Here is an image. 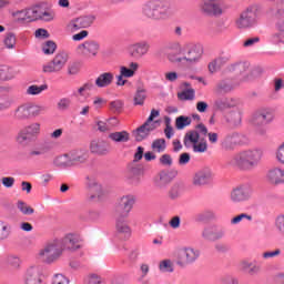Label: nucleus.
Returning a JSON list of instances; mask_svg holds the SVG:
<instances>
[{
	"label": "nucleus",
	"mask_w": 284,
	"mask_h": 284,
	"mask_svg": "<svg viewBox=\"0 0 284 284\" xmlns=\"http://www.w3.org/2000/svg\"><path fill=\"white\" fill-rule=\"evenodd\" d=\"M195 91L194 89H185L181 93H178L180 101H194Z\"/></svg>",
	"instance_id": "603ef678"
},
{
	"label": "nucleus",
	"mask_w": 284,
	"mask_h": 284,
	"mask_svg": "<svg viewBox=\"0 0 284 284\" xmlns=\"http://www.w3.org/2000/svg\"><path fill=\"white\" fill-rule=\"evenodd\" d=\"M94 21H97L95 14H92V13L83 14L75 19H72L68 23V30H70V32H78V30H85L88 28H92V26H94Z\"/></svg>",
	"instance_id": "9b49d317"
},
{
	"label": "nucleus",
	"mask_w": 284,
	"mask_h": 284,
	"mask_svg": "<svg viewBox=\"0 0 284 284\" xmlns=\"http://www.w3.org/2000/svg\"><path fill=\"white\" fill-rule=\"evenodd\" d=\"M42 50L44 54H54V51L57 50V43H54V41L49 40L42 47Z\"/></svg>",
	"instance_id": "052dcab7"
},
{
	"label": "nucleus",
	"mask_w": 284,
	"mask_h": 284,
	"mask_svg": "<svg viewBox=\"0 0 284 284\" xmlns=\"http://www.w3.org/2000/svg\"><path fill=\"white\" fill-rule=\"evenodd\" d=\"M142 14L150 21H168L172 17L170 2L165 0H149L142 6Z\"/></svg>",
	"instance_id": "f257e3e1"
},
{
	"label": "nucleus",
	"mask_w": 284,
	"mask_h": 284,
	"mask_svg": "<svg viewBox=\"0 0 284 284\" xmlns=\"http://www.w3.org/2000/svg\"><path fill=\"white\" fill-rule=\"evenodd\" d=\"M41 132V124L39 123H32L27 126H24L22 130L19 131L16 141L18 145H21L22 148H28L29 144L39 136Z\"/></svg>",
	"instance_id": "6e6552de"
},
{
	"label": "nucleus",
	"mask_w": 284,
	"mask_h": 284,
	"mask_svg": "<svg viewBox=\"0 0 284 284\" xmlns=\"http://www.w3.org/2000/svg\"><path fill=\"white\" fill-rule=\"evenodd\" d=\"M182 194H183V183L181 182L173 183L168 191V196L170 201H179Z\"/></svg>",
	"instance_id": "4c0bfd02"
},
{
	"label": "nucleus",
	"mask_w": 284,
	"mask_h": 284,
	"mask_svg": "<svg viewBox=\"0 0 284 284\" xmlns=\"http://www.w3.org/2000/svg\"><path fill=\"white\" fill-rule=\"evenodd\" d=\"M17 43V37L14 33H8L7 37L4 38V45L9 49L14 48Z\"/></svg>",
	"instance_id": "0e129e2a"
},
{
	"label": "nucleus",
	"mask_w": 284,
	"mask_h": 284,
	"mask_svg": "<svg viewBox=\"0 0 284 284\" xmlns=\"http://www.w3.org/2000/svg\"><path fill=\"white\" fill-rule=\"evenodd\" d=\"M69 156L71 160V166L74 168L77 165H83V163H88V159H90V152L88 149H75L69 152Z\"/></svg>",
	"instance_id": "bb28decb"
},
{
	"label": "nucleus",
	"mask_w": 284,
	"mask_h": 284,
	"mask_svg": "<svg viewBox=\"0 0 284 284\" xmlns=\"http://www.w3.org/2000/svg\"><path fill=\"white\" fill-rule=\"evenodd\" d=\"M173 256L179 267H187V265H194L197 258H201V251L192 246H184L178 248Z\"/></svg>",
	"instance_id": "39448f33"
},
{
	"label": "nucleus",
	"mask_w": 284,
	"mask_h": 284,
	"mask_svg": "<svg viewBox=\"0 0 284 284\" xmlns=\"http://www.w3.org/2000/svg\"><path fill=\"white\" fill-rule=\"evenodd\" d=\"M87 186L90 190L91 195L89 196V201H103V196H105V191H103V186L97 181V178L93 175L87 176Z\"/></svg>",
	"instance_id": "ddd939ff"
},
{
	"label": "nucleus",
	"mask_w": 284,
	"mask_h": 284,
	"mask_svg": "<svg viewBox=\"0 0 284 284\" xmlns=\"http://www.w3.org/2000/svg\"><path fill=\"white\" fill-rule=\"evenodd\" d=\"M152 150H154V152H158L159 154H161V152H165V148H168V145L165 144V139H156L152 142L151 144Z\"/></svg>",
	"instance_id": "3c124183"
},
{
	"label": "nucleus",
	"mask_w": 284,
	"mask_h": 284,
	"mask_svg": "<svg viewBox=\"0 0 284 284\" xmlns=\"http://www.w3.org/2000/svg\"><path fill=\"white\" fill-rule=\"evenodd\" d=\"M213 179L214 173L212 172V169L204 166L194 173L192 184L195 187H205V185H210V183H212Z\"/></svg>",
	"instance_id": "f8f14e48"
},
{
	"label": "nucleus",
	"mask_w": 284,
	"mask_h": 284,
	"mask_svg": "<svg viewBox=\"0 0 284 284\" xmlns=\"http://www.w3.org/2000/svg\"><path fill=\"white\" fill-rule=\"evenodd\" d=\"M270 185H284V169L278 166L271 169L266 174Z\"/></svg>",
	"instance_id": "c756f323"
},
{
	"label": "nucleus",
	"mask_w": 284,
	"mask_h": 284,
	"mask_svg": "<svg viewBox=\"0 0 284 284\" xmlns=\"http://www.w3.org/2000/svg\"><path fill=\"white\" fill-rule=\"evenodd\" d=\"M114 81V73L103 72L95 79L97 88H110Z\"/></svg>",
	"instance_id": "c9c22d12"
},
{
	"label": "nucleus",
	"mask_w": 284,
	"mask_h": 284,
	"mask_svg": "<svg viewBox=\"0 0 284 284\" xmlns=\"http://www.w3.org/2000/svg\"><path fill=\"white\" fill-rule=\"evenodd\" d=\"M214 108L215 110H227V98H217L214 101Z\"/></svg>",
	"instance_id": "680f3d73"
},
{
	"label": "nucleus",
	"mask_w": 284,
	"mask_h": 284,
	"mask_svg": "<svg viewBox=\"0 0 284 284\" xmlns=\"http://www.w3.org/2000/svg\"><path fill=\"white\" fill-rule=\"evenodd\" d=\"M6 263L11 270H21V258L17 255L7 256Z\"/></svg>",
	"instance_id": "de8ad7c7"
},
{
	"label": "nucleus",
	"mask_w": 284,
	"mask_h": 284,
	"mask_svg": "<svg viewBox=\"0 0 284 284\" xmlns=\"http://www.w3.org/2000/svg\"><path fill=\"white\" fill-rule=\"evenodd\" d=\"M274 226L278 235L284 239V214L276 216Z\"/></svg>",
	"instance_id": "864d4df0"
},
{
	"label": "nucleus",
	"mask_w": 284,
	"mask_h": 284,
	"mask_svg": "<svg viewBox=\"0 0 284 284\" xmlns=\"http://www.w3.org/2000/svg\"><path fill=\"white\" fill-rule=\"evenodd\" d=\"M260 42H261L260 37H252L244 40L242 45L243 48H254V45H256V43H260Z\"/></svg>",
	"instance_id": "69168bd1"
},
{
	"label": "nucleus",
	"mask_w": 284,
	"mask_h": 284,
	"mask_svg": "<svg viewBox=\"0 0 284 284\" xmlns=\"http://www.w3.org/2000/svg\"><path fill=\"white\" fill-rule=\"evenodd\" d=\"M65 63H68V53L61 52L58 53L51 62L44 64L42 71L44 73L61 72Z\"/></svg>",
	"instance_id": "6ab92c4d"
},
{
	"label": "nucleus",
	"mask_w": 284,
	"mask_h": 284,
	"mask_svg": "<svg viewBox=\"0 0 284 284\" xmlns=\"http://www.w3.org/2000/svg\"><path fill=\"white\" fill-rule=\"evenodd\" d=\"M240 268L242 272L248 274V276H257V274L263 272V266H261V263H258L257 260H242L240 262Z\"/></svg>",
	"instance_id": "393cba45"
},
{
	"label": "nucleus",
	"mask_w": 284,
	"mask_h": 284,
	"mask_svg": "<svg viewBox=\"0 0 284 284\" xmlns=\"http://www.w3.org/2000/svg\"><path fill=\"white\" fill-rule=\"evenodd\" d=\"M252 199V186L248 184H241L233 187L230 192V201L235 205L240 203H246Z\"/></svg>",
	"instance_id": "9d476101"
},
{
	"label": "nucleus",
	"mask_w": 284,
	"mask_h": 284,
	"mask_svg": "<svg viewBox=\"0 0 284 284\" xmlns=\"http://www.w3.org/2000/svg\"><path fill=\"white\" fill-rule=\"evenodd\" d=\"M109 139L114 143H128L130 133L128 131H116L109 134Z\"/></svg>",
	"instance_id": "ea45409f"
},
{
	"label": "nucleus",
	"mask_w": 284,
	"mask_h": 284,
	"mask_svg": "<svg viewBox=\"0 0 284 284\" xmlns=\"http://www.w3.org/2000/svg\"><path fill=\"white\" fill-rule=\"evenodd\" d=\"M126 281H128V274L120 273V274L113 275L110 280V283L111 284H125Z\"/></svg>",
	"instance_id": "13d9d810"
},
{
	"label": "nucleus",
	"mask_w": 284,
	"mask_h": 284,
	"mask_svg": "<svg viewBox=\"0 0 284 284\" xmlns=\"http://www.w3.org/2000/svg\"><path fill=\"white\" fill-rule=\"evenodd\" d=\"M154 130H156V125L145 121L141 126L133 131V136L135 141L140 143L141 141H145Z\"/></svg>",
	"instance_id": "c85d7f7f"
},
{
	"label": "nucleus",
	"mask_w": 284,
	"mask_h": 284,
	"mask_svg": "<svg viewBox=\"0 0 284 284\" xmlns=\"http://www.w3.org/2000/svg\"><path fill=\"white\" fill-rule=\"evenodd\" d=\"M24 284H48L45 280H43V272H41V267L39 266H30L27 268L23 276Z\"/></svg>",
	"instance_id": "4be33fe9"
},
{
	"label": "nucleus",
	"mask_w": 284,
	"mask_h": 284,
	"mask_svg": "<svg viewBox=\"0 0 284 284\" xmlns=\"http://www.w3.org/2000/svg\"><path fill=\"white\" fill-rule=\"evenodd\" d=\"M70 281L63 274H55L52 284H68Z\"/></svg>",
	"instance_id": "774afa93"
},
{
	"label": "nucleus",
	"mask_w": 284,
	"mask_h": 284,
	"mask_svg": "<svg viewBox=\"0 0 284 284\" xmlns=\"http://www.w3.org/2000/svg\"><path fill=\"white\" fill-rule=\"evenodd\" d=\"M271 14L273 17H281V14H284V0L277 1L275 9H271Z\"/></svg>",
	"instance_id": "bf43d9fd"
},
{
	"label": "nucleus",
	"mask_w": 284,
	"mask_h": 284,
	"mask_svg": "<svg viewBox=\"0 0 284 284\" xmlns=\"http://www.w3.org/2000/svg\"><path fill=\"white\" fill-rule=\"evenodd\" d=\"M225 63H227L225 58H217L209 63V71L211 74H214V72H219V70H221Z\"/></svg>",
	"instance_id": "37998d69"
},
{
	"label": "nucleus",
	"mask_w": 284,
	"mask_h": 284,
	"mask_svg": "<svg viewBox=\"0 0 284 284\" xmlns=\"http://www.w3.org/2000/svg\"><path fill=\"white\" fill-rule=\"evenodd\" d=\"M115 230L119 234H125V236H130V234H132L130 222H128V215L118 214L115 217Z\"/></svg>",
	"instance_id": "473e14b6"
},
{
	"label": "nucleus",
	"mask_w": 284,
	"mask_h": 284,
	"mask_svg": "<svg viewBox=\"0 0 284 284\" xmlns=\"http://www.w3.org/2000/svg\"><path fill=\"white\" fill-rule=\"evenodd\" d=\"M129 173L128 180L131 185H139L141 183V165L136 164V162H132L129 164Z\"/></svg>",
	"instance_id": "72a5a7b5"
},
{
	"label": "nucleus",
	"mask_w": 284,
	"mask_h": 284,
	"mask_svg": "<svg viewBox=\"0 0 284 284\" xmlns=\"http://www.w3.org/2000/svg\"><path fill=\"white\" fill-rule=\"evenodd\" d=\"M187 125H192V118L180 115L175 120V128L176 130H183L184 128H187Z\"/></svg>",
	"instance_id": "49530a36"
},
{
	"label": "nucleus",
	"mask_w": 284,
	"mask_h": 284,
	"mask_svg": "<svg viewBox=\"0 0 284 284\" xmlns=\"http://www.w3.org/2000/svg\"><path fill=\"white\" fill-rule=\"evenodd\" d=\"M250 70V62H237L229 67L230 72H235V74H245Z\"/></svg>",
	"instance_id": "79ce46f5"
},
{
	"label": "nucleus",
	"mask_w": 284,
	"mask_h": 284,
	"mask_svg": "<svg viewBox=\"0 0 284 284\" xmlns=\"http://www.w3.org/2000/svg\"><path fill=\"white\" fill-rule=\"evenodd\" d=\"M99 42L94 40H87L78 45L77 52L83 57H97V54H99Z\"/></svg>",
	"instance_id": "5701e85b"
},
{
	"label": "nucleus",
	"mask_w": 284,
	"mask_h": 284,
	"mask_svg": "<svg viewBox=\"0 0 284 284\" xmlns=\"http://www.w3.org/2000/svg\"><path fill=\"white\" fill-rule=\"evenodd\" d=\"M45 108L32 104H21L13 111L14 121H28L32 116H39Z\"/></svg>",
	"instance_id": "1a4fd4ad"
},
{
	"label": "nucleus",
	"mask_w": 284,
	"mask_h": 284,
	"mask_svg": "<svg viewBox=\"0 0 284 284\" xmlns=\"http://www.w3.org/2000/svg\"><path fill=\"white\" fill-rule=\"evenodd\" d=\"M261 8L258 4H251L244 8L235 19L237 30H252L258 24V13Z\"/></svg>",
	"instance_id": "20e7f679"
},
{
	"label": "nucleus",
	"mask_w": 284,
	"mask_h": 284,
	"mask_svg": "<svg viewBox=\"0 0 284 284\" xmlns=\"http://www.w3.org/2000/svg\"><path fill=\"white\" fill-rule=\"evenodd\" d=\"M200 12L204 14V17H221V14H223V8L219 2L203 0L200 4Z\"/></svg>",
	"instance_id": "412c9836"
},
{
	"label": "nucleus",
	"mask_w": 284,
	"mask_h": 284,
	"mask_svg": "<svg viewBox=\"0 0 284 284\" xmlns=\"http://www.w3.org/2000/svg\"><path fill=\"white\" fill-rule=\"evenodd\" d=\"M19 14L22 16L24 21L50 22L54 21V17H57V13H54L53 10H45L39 6L20 11Z\"/></svg>",
	"instance_id": "0eeeda50"
},
{
	"label": "nucleus",
	"mask_w": 284,
	"mask_h": 284,
	"mask_svg": "<svg viewBox=\"0 0 284 284\" xmlns=\"http://www.w3.org/2000/svg\"><path fill=\"white\" fill-rule=\"evenodd\" d=\"M53 165H55V168H60L61 170H68V168H72L70 153H64L62 155L57 156L53 160Z\"/></svg>",
	"instance_id": "58836bf2"
},
{
	"label": "nucleus",
	"mask_w": 284,
	"mask_h": 284,
	"mask_svg": "<svg viewBox=\"0 0 284 284\" xmlns=\"http://www.w3.org/2000/svg\"><path fill=\"white\" fill-rule=\"evenodd\" d=\"M178 175L179 172L176 170H162L154 179L155 186L159 190H165V187H168V185H170V183H172Z\"/></svg>",
	"instance_id": "2eb2a0df"
},
{
	"label": "nucleus",
	"mask_w": 284,
	"mask_h": 284,
	"mask_svg": "<svg viewBox=\"0 0 284 284\" xmlns=\"http://www.w3.org/2000/svg\"><path fill=\"white\" fill-rule=\"evenodd\" d=\"M243 111L241 109H236L233 111H230L225 115V121L232 130H236V128H241V123L243 121Z\"/></svg>",
	"instance_id": "7c9ffc66"
},
{
	"label": "nucleus",
	"mask_w": 284,
	"mask_h": 284,
	"mask_svg": "<svg viewBox=\"0 0 284 284\" xmlns=\"http://www.w3.org/2000/svg\"><path fill=\"white\" fill-rule=\"evenodd\" d=\"M135 203H136V197L134 195L132 194L123 195L118 200V203L115 206L116 214L129 216Z\"/></svg>",
	"instance_id": "f3484780"
},
{
	"label": "nucleus",
	"mask_w": 284,
	"mask_h": 284,
	"mask_svg": "<svg viewBox=\"0 0 284 284\" xmlns=\"http://www.w3.org/2000/svg\"><path fill=\"white\" fill-rule=\"evenodd\" d=\"M110 150L111 146L105 140L97 139L91 141L90 143V152H92V154H98L99 156H106Z\"/></svg>",
	"instance_id": "cd10ccee"
},
{
	"label": "nucleus",
	"mask_w": 284,
	"mask_h": 284,
	"mask_svg": "<svg viewBox=\"0 0 284 284\" xmlns=\"http://www.w3.org/2000/svg\"><path fill=\"white\" fill-rule=\"evenodd\" d=\"M241 221H248V222H252L253 221V217L252 215L247 214V213H241L236 216H234L232 220H231V225H239V223H241Z\"/></svg>",
	"instance_id": "6e6d98bb"
},
{
	"label": "nucleus",
	"mask_w": 284,
	"mask_h": 284,
	"mask_svg": "<svg viewBox=\"0 0 284 284\" xmlns=\"http://www.w3.org/2000/svg\"><path fill=\"white\" fill-rule=\"evenodd\" d=\"M145 90L144 89H138L135 97H134V105H143L145 103Z\"/></svg>",
	"instance_id": "4d7b16f0"
},
{
	"label": "nucleus",
	"mask_w": 284,
	"mask_h": 284,
	"mask_svg": "<svg viewBox=\"0 0 284 284\" xmlns=\"http://www.w3.org/2000/svg\"><path fill=\"white\" fill-rule=\"evenodd\" d=\"M14 102L9 97L2 99L0 101V112H6V110H10Z\"/></svg>",
	"instance_id": "e2e57ef3"
},
{
	"label": "nucleus",
	"mask_w": 284,
	"mask_h": 284,
	"mask_svg": "<svg viewBox=\"0 0 284 284\" xmlns=\"http://www.w3.org/2000/svg\"><path fill=\"white\" fill-rule=\"evenodd\" d=\"M220 283L222 284H239V278L232 275H224L220 278Z\"/></svg>",
	"instance_id": "338daca9"
},
{
	"label": "nucleus",
	"mask_w": 284,
	"mask_h": 284,
	"mask_svg": "<svg viewBox=\"0 0 284 284\" xmlns=\"http://www.w3.org/2000/svg\"><path fill=\"white\" fill-rule=\"evenodd\" d=\"M274 121V109L263 108L257 110L252 118L254 125H267Z\"/></svg>",
	"instance_id": "aec40b11"
},
{
	"label": "nucleus",
	"mask_w": 284,
	"mask_h": 284,
	"mask_svg": "<svg viewBox=\"0 0 284 284\" xmlns=\"http://www.w3.org/2000/svg\"><path fill=\"white\" fill-rule=\"evenodd\" d=\"M152 45H150V42L148 40H141L135 43H132L128 47L129 55L132 57V59H143L149 52Z\"/></svg>",
	"instance_id": "dca6fc26"
},
{
	"label": "nucleus",
	"mask_w": 284,
	"mask_h": 284,
	"mask_svg": "<svg viewBox=\"0 0 284 284\" xmlns=\"http://www.w3.org/2000/svg\"><path fill=\"white\" fill-rule=\"evenodd\" d=\"M45 90H48V84H41V85L32 84L28 87L27 94H29L30 97H37L41 94V92H45Z\"/></svg>",
	"instance_id": "c03bdc74"
},
{
	"label": "nucleus",
	"mask_w": 284,
	"mask_h": 284,
	"mask_svg": "<svg viewBox=\"0 0 284 284\" xmlns=\"http://www.w3.org/2000/svg\"><path fill=\"white\" fill-rule=\"evenodd\" d=\"M261 159H263V150L255 148L235 154L230 163L242 170H254L261 163Z\"/></svg>",
	"instance_id": "f03ea898"
},
{
	"label": "nucleus",
	"mask_w": 284,
	"mask_h": 284,
	"mask_svg": "<svg viewBox=\"0 0 284 284\" xmlns=\"http://www.w3.org/2000/svg\"><path fill=\"white\" fill-rule=\"evenodd\" d=\"M60 243V248L62 252L68 250L69 252H77V250H81V237L77 234L69 233L64 237L58 240Z\"/></svg>",
	"instance_id": "a211bd4d"
},
{
	"label": "nucleus",
	"mask_w": 284,
	"mask_h": 284,
	"mask_svg": "<svg viewBox=\"0 0 284 284\" xmlns=\"http://www.w3.org/2000/svg\"><path fill=\"white\" fill-rule=\"evenodd\" d=\"M125 103L122 100H114L109 103V110L113 114H121L123 112Z\"/></svg>",
	"instance_id": "09e8293b"
},
{
	"label": "nucleus",
	"mask_w": 284,
	"mask_h": 284,
	"mask_svg": "<svg viewBox=\"0 0 284 284\" xmlns=\"http://www.w3.org/2000/svg\"><path fill=\"white\" fill-rule=\"evenodd\" d=\"M241 144V134L239 132L227 133L221 141L222 150L232 152L236 150V145Z\"/></svg>",
	"instance_id": "a878e982"
},
{
	"label": "nucleus",
	"mask_w": 284,
	"mask_h": 284,
	"mask_svg": "<svg viewBox=\"0 0 284 284\" xmlns=\"http://www.w3.org/2000/svg\"><path fill=\"white\" fill-rule=\"evenodd\" d=\"M17 74H21L19 68L0 65V81H12Z\"/></svg>",
	"instance_id": "f704fd0d"
},
{
	"label": "nucleus",
	"mask_w": 284,
	"mask_h": 284,
	"mask_svg": "<svg viewBox=\"0 0 284 284\" xmlns=\"http://www.w3.org/2000/svg\"><path fill=\"white\" fill-rule=\"evenodd\" d=\"M201 57H203V45L191 43L180 48L178 55L170 53L168 58L171 63H183V61L186 63H199Z\"/></svg>",
	"instance_id": "7ed1b4c3"
},
{
	"label": "nucleus",
	"mask_w": 284,
	"mask_h": 284,
	"mask_svg": "<svg viewBox=\"0 0 284 284\" xmlns=\"http://www.w3.org/2000/svg\"><path fill=\"white\" fill-rule=\"evenodd\" d=\"M38 256L42 263L48 265L59 261L63 256V251L60 246L59 240L48 242L38 253Z\"/></svg>",
	"instance_id": "423d86ee"
},
{
	"label": "nucleus",
	"mask_w": 284,
	"mask_h": 284,
	"mask_svg": "<svg viewBox=\"0 0 284 284\" xmlns=\"http://www.w3.org/2000/svg\"><path fill=\"white\" fill-rule=\"evenodd\" d=\"M48 152H50V145L37 146L29 152V159H34V156H43V154H48Z\"/></svg>",
	"instance_id": "a18cd8bd"
},
{
	"label": "nucleus",
	"mask_w": 284,
	"mask_h": 284,
	"mask_svg": "<svg viewBox=\"0 0 284 284\" xmlns=\"http://www.w3.org/2000/svg\"><path fill=\"white\" fill-rule=\"evenodd\" d=\"M160 272L172 274L174 272V264L172 260H163L159 264Z\"/></svg>",
	"instance_id": "8fccbe9b"
},
{
	"label": "nucleus",
	"mask_w": 284,
	"mask_h": 284,
	"mask_svg": "<svg viewBox=\"0 0 284 284\" xmlns=\"http://www.w3.org/2000/svg\"><path fill=\"white\" fill-rule=\"evenodd\" d=\"M270 41L273 45H284V18L277 21L275 32L271 34Z\"/></svg>",
	"instance_id": "2f4dec72"
},
{
	"label": "nucleus",
	"mask_w": 284,
	"mask_h": 284,
	"mask_svg": "<svg viewBox=\"0 0 284 284\" xmlns=\"http://www.w3.org/2000/svg\"><path fill=\"white\" fill-rule=\"evenodd\" d=\"M12 236V224L0 220V241H8Z\"/></svg>",
	"instance_id": "a19ab883"
},
{
	"label": "nucleus",
	"mask_w": 284,
	"mask_h": 284,
	"mask_svg": "<svg viewBox=\"0 0 284 284\" xmlns=\"http://www.w3.org/2000/svg\"><path fill=\"white\" fill-rule=\"evenodd\" d=\"M234 90V82L230 79L221 80L215 85V92L216 94H229V92H232Z\"/></svg>",
	"instance_id": "e433bc0d"
},
{
	"label": "nucleus",
	"mask_w": 284,
	"mask_h": 284,
	"mask_svg": "<svg viewBox=\"0 0 284 284\" xmlns=\"http://www.w3.org/2000/svg\"><path fill=\"white\" fill-rule=\"evenodd\" d=\"M207 126L200 123L195 126V130H191L184 135V145L185 148H192V143H199L201 136L207 135Z\"/></svg>",
	"instance_id": "4468645a"
},
{
	"label": "nucleus",
	"mask_w": 284,
	"mask_h": 284,
	"mask_svg": "<svg viewBox=\"0 0 284 284\" xmlns=\"http://www.w3.org/2000/svg\"><path fill=\"white\" fill-rule=\"evenodd\" d=\"M225 236V230L219 229L216 225H209L202 230V239L204 241H221Z\"/></svg>",
	"instance_id": "b1692460"
},
{
	"label": "nucleus",
	"mask_w": 284,
	"mask_h": 284,
	"mask_svg": "<svg viewBox=\"0 0 284 284\" xmlns=\"http://www.w3.org/2000/svg\"><path fill=\"white\" fill-rule=\"evenodd\" d=\"M17 207L26 216H30V214H34V209H32L31 206H28V204L23 201H18Z\"/></svg>",
	"instance_id": "5fc2aeb1"
}]
</instances>
